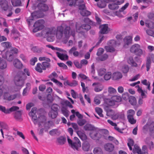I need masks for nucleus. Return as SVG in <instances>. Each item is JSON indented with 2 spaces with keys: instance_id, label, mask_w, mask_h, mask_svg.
<instances>
[{
  "instance_id": "nucleus-1",
  "label": "nucleus",
  "mask_w": 154,
  "mask_h": 154,
  "mask_svg": "<svg viewBox=\"0 0 154 154\" xmlns=\"http://www.w3.org/2000/svg\"><path fill=\"white\" fill-rule=\"evenodd\" d=\"M75 32L74 30L70 29L69 26H66L63 32V28L62 26H59L57 27V31L55 29H50L48 31L46 32V36L47 40L49 42H53L54 37L56 33L57 38L59 39H61L64 35L65 37L68 38L71 35L74 37Z\"/></svg>"
},
{
  "instance_id": "nucleus-2",
  "label": "nucleus",
  "mask_w": 154,
  "mask_h": 154,
  "mask_svg": "<svg viewBox=\"0 0 154 154\" xmlns=\"http://www.w3.org/2000/svg\"><path fill=\"white\" fill-rule=\"evenodd\" d=\"M48 9V8L46 5L42 3H39L35 9V10H38L32 13L31 17H30L26 20L29 26H30L33 23V21L35 19L42 17L43 15L42 12L47 11Z\"/></svg>"
},
{
  "instance_id": "nucleus-3",
  "label": "nucleus",
  "mask_w": 154,
  "mask_h": 154,
  "mask_svg": "<svg viewBox=\"0 0 154 154\" xmlns=\"http://www.w3.org/2000/svg\"><path fill=\"white\" fill-rule=\"evenodd\" d=\"M39 110H37L35 107L32 108L29 115L32 118V121L35 125L38 124L39 127H40L41 124L45 123L46 120V117L43 115H40L37 118L36 114H38Z\"/></svg>"
},
{
  "instance_id": "nucleus-4",
  "label": "nucleus",
  "mask_w": 154,
  "mask_h": 154,
  "mask_svg": "<svg viewBox=\"0 0 154 154\" xmlns=\"http://www.w3.org/2000/svg\"><path fill=\"white\" fill-rule=\"evenodd\" d=\"M24 72H20L17 74L14 79L15 85L17 86L22 87L24 83V81L26 79L25 75L29 76L30 75L29 70L28 69H24Z\"/></svg>"
},
{
  "instance_id": "nucleus-5",
  "label": "nucleus",
  "mask_w": 154,
  "mask_h": 154,
  "mask_svg": "<svg viewBox=\"0 0 154 154\" xmlns=\"http://www.w3.org/2000/svg\"><path fill=\"white\" fill-rule=\"evenodd\" d=\"M131 53L135 54L140 56L143 54V51L140 48V45L137 44H135L132 45L130 49Z\"/></svg>"
},
{
  "instance_id": "nucleus-6",
  "label": "nucleus",
  "mask_w": 154,
  "mask_h": 154,
  "mask_svg": "<svg viewBox=\"0 0 154 154\" xmlns=\"http://www.w3.org/2000/svg\"><path fill=\"white\" fill-rule=\"evenodd\" d=\"M45 21L43 20H40L36 21L34 23V28L33 32H35L38 31L42 29L44 27Z\"/></svg>"
},
{
  "instance_id": "nucleus-7",
  "label": "nucleus",
  "mask_w": 154,
  "mask_h": 154,
  "mask_svg": "<svg viewBox=\"0 0 154 154\" xmlns=\"http://www.w3.org/2000/svg\"><path fill=\"white\" fill-rule=\"evenodd\" d=\"M108 46L105 47V49L107 52H113L115 51V50L114 47L117 45V42L115 40H111L108 42Z\"/></svg>"
},
{
  "instance_id": "nucleus-8",
  "label": "nucleus",
  "mask_w": 154,
  "mask_h": 154,
  "mask_svg": "<svg viewBox=\"0 0 154 154\" xmlns=\"http://www.w3.org/2000/svg\"><path fill=\"white\" fill-rule=\"evenodd\" d=\"M2 56L3 58L6 59L8 61H12L14 59V55L11 52L9 51L6 52L3 51L1 52Z\"/></svg>"
},
{
  "instance_id": "nucleus-9",
  "label": "nucleus",
  "mask_w": 154,
  "mask_h": 154,
  "mask_svg": "<svg viewBox=\"0 0 154 154\" xmlns=\"http://www.w3.org/2000/svg\"><path fill=\"white\" fill-rule=\"evenodd\" d=\"M151 60L154 63V54H150L147 58L146 67L147 71H149L150 68L151 63Z\"/></svg>"
},
{
  "instance_id": "nucleus-10",
  "label": "nucleus",
  "mask_w": 154,
  "mask_h": 154,
  "mask_svg": "<svg viewBox=\"0 0 154 154\" xmlns=\"http://www.w3.org/2000/svg\"><path fill=\"white\" fill-rule=\"evenodd\" d=\"M122 98L121 97L118 96H114L111 98V100L109 102V105L110 106H113L116 104L117 103L121 101Z\"/></svg>"
},
{
  "instance_id": "nucleus-11",
  "label": "nucleus",
  "mask_w": 154,
  "mask_h": 154,
  "mask_svg": "<svg viewBox=\"0 0 154 154\" xmlns=\"http://www.w3.org/2000/svg\"><path fill=\"white\" fill-rule=\"evenodd\" d=\"M91 138L94 140H98L102 137L100 130L97 132L93 131L90 134Z\"/></svg>"
},
{
  "instance_id": "nucleus-12",
  "label": "nucleus",
  "mask_w": 154,
  "mask_h": 154,
  "mask_svg": "<svg viewBox=\"0 0 154 154\" xmlns=\"http://www.w3.org/2000/svg\"><path fill=\"white\" fill-rule=\"evenodd\" d=\"M71 147L73 149H78L81 146V142L79 139L76 137L74 138L73 143L71 145Z\"/></svg>"
},
{
  "instance_id": "nucleus-13",
  "label": "nucleus",
  "mask_w": 154,
  "mask_h": 154,
  "mask_svg": "<svg viewBox=\"0 0 154 154\" xmlns=\"http://www.w3.org/2000/svg\"><path fill=\"white\" fill-rule=\"evenodd\" d=\"M92 86H94V91L96 92H99L101 91L104 88V86L99 82L94 83L92 84Z\"/></svg>"
},
{
  "instance_id": "nucleus-14",
  "label": "nucleus",
  "mask_w": 154,
  "mask_h": 154,
  "mask_svg": "<svg viewBox=\"0 0 154 154\" xmlns=\"http://www.w3.org/2000/svg\"><path fill=\"white\" fill-rule=\"evenodd\" d=\"M16 97V94H10L7 92L4 93L3 96V99L8 101L13 100Z\"/></svg>"
},
{
  "instance_id": "nucleus-15",
  "label": "nucleus",
  "mask_w": 154,
  "mask_h": 154,
  "mask_svg": "<svg viewBox=\"0 0 154 154\" xmlns=\"http://www.w3.org/2000/svg\"><path fill=\"white\" fill-rule=\"evenodd\" d=\"M91 26L88 24H83L81 26H79L77 23L76 24V28L77 32H80V30L82 29H85L87 31L91 29Z\"/></svg>"
},
{
  "instance_id": "nucleus-16",
  "label": "nucleus",
  "mask_w": 154,
  "mask_h": 154,
  "mask_svg": "<svg viewBox=\"0 0 154 154\" xmlns=\"http://www.w3.org/2000/svg\"><path fill=\"white\" fill-rule=\"evenodd\" d=\"M0 5L2 10L4 11H7L10 6H9L8 2L6 0H2Z\"/></svg>"
},
{
  "instance_id": "nucleus-17",
  "label": "nucleus",
  "mask_w": 154,
  "mask_h": 154,
  "mask_svg": "<svg viewBox=\"0 0 154 154\" xmlns=\"http://www.w3.org/2000/svg\"><path fill=\"white\" fill-rule=\"evenodd\" d=\"M104 148L106 151L112 152L114 150V146L112 144L108 143L104 145Z\"/></svg>"
},
{
  "instance_id": "nucleus-18",
  "label": "nucleus",
  "mask_w": 154,
  "mask_h": 154,
  "mask_svg": "<svg viewBox=\"0 0 154 154\" xmlns=\"http://www.w3.org/2000/svg\"><path fill=\"white\" fill-rule=\"evenodd\" d=\"M100 32L101 34H105L108 32V24H105L101 25L100 26Z\"/></svg>"
},
{
  "instance_id": "nucleus-19",
  "label": "nucleus",
  "mask_w": 154,
  "mask_h": 154,
  "mask_svg": "<svg viewBox=\"0 0 154 154\" xmlns=\"http://www.w3.org/2000/svg\"><path fill=\"white\" fill-rule=\"evenodd\" d=\"M13 64L15 67L18 69L22 68L23 66L22 63L18 59H16L14 60Z\"/></svg>"
},
{
  "instance_id": "nucleus-20",
  "label": "nucleus",
  "mask_w": 154,
  "mask_h": 154,
  "mask_svg": "<svg viewBox=\"0 0 154 154\" xmlns=\"http://www.w3.org/2000/svg\"><path fill=\"white\" fill-rule=\"evenodd\" d=\"M57 57L62 60H68V57L67 54L60 53L58 52H56Z\"/></svg>"
},
{
  "instance_id": "nucleus-21",
  "label": "nucleus",
  "mask_w": 154,
  "mask_h": 154,
  "mask_svg": "<svg viewBox=\"0 0 154 154\" xmlns=\"http://www.w3.org/2000/svg\"><path fill=\"white\" fill-rule=\"evenodd\" d=\"M132 36H126L124 39V42L125 44L129 45L132 43Z\"/></svg>"
},
{
  "instance_id": "nucleus-22",
  "label": "nucleus",
  "mask_w": 154,
  "mask_h": 154,
  "mask_svg": "<svg viewBox=\"0 0 154 154\" xmlns=\"http://www.w3.org/2000/svg\"><path fill=\"white\" fill-rule=\"evenodd\" d=\"M7 67V63L5 60L0 57V69H4Z\"/></svg>"
},
{
  "instance_id": "nucleus-23",
  "label": "nucleus",
  "mask_w": 154,
  "mask_h": 154,
  "mask_svg": "<svg viewBox=\"0 0 154 154\" xmlns=\"http://www.w3.org/2000/svg\"><path fill=\"white\" fill-rule=\"evenodd\" d=\"M135 87L137 88V91L138 93L140 94V95L143 98L146 97V96L145 93V91H143L139 85L136 86Z\"/></svg>"
},
{
  "instance_id": "nucleus-24",
  "label": "nucleus",
  "mask_w": 154,
  "mask_h": 154,
  "mask_svg": "<svg viewBox=\"0 0 154 154\" xmlns=\"http://www.w3.org/2000/svg\"><path fill=\"white\" fill-rule=\"evenodd\" d=\"M122 77V73L119 72H116L113 73L112 77L114 80H116L121 79Z\"/></svg>"
},
{
  "instance_id": "nucleus-25",
  "label": "nucleus",
  "mask_w": 154,
  "mask_h": 154,
  "mask_svg": "<svg viewBox=\"0 0 154 154\" xmlns=\"http://www.w3.org/2000/svg\"><path fill=\"white\" fill-rule=\"evenodd\" d=\"M127 62L128 63L132 66L136 67L138 66L137 64L135 62L132 57H130L128 59Z\"/></svg>"
},
{
  "instance_id": "nucleus-26",
  "label": "nucleus",
  "mask_w": 154,
  "mask_h": 154,
  "mask_svg": "<svg viewBox=\"0 0 154 154\" xmlns=\"http://www.w3.org/2000/svg\"><path fill=\"white\" fill-rule=\"evenodd\" d=\"M57 141L60 145L64 144L66 141V138L63 136H60L57 138Z\"/></svg>"
},
{
  "instance_id": "nucleus-27",
  "label": "nucleus",
  "mask_w": 154,
  "mask_h": 154,
  "mask_svg": "<svg viewBox=\"0 0 154 154\" xmlns=\"http://www.w3.org/2000/svg\"><path fill=\"white\" fill-rule=\"evenodd\" d=\"M1 45L5 49H8L11 48L12 46L11 43L8 42H2L1 43Z\"/></svg>"
},
{
  "instance_id": "nucleus-28",
  "label": "nucleus",
  "mask_w": 154,
  "mask_h": 154,
  "mask_svg": "<svg viewBox=\"0 0 154 154\" xmlns=\"http://www.w3.org/2000/svg\"><path fill=\"white\" fill-rule=\"evenodd\" d=\"M58 112L57 111H54L53 110H51L49 113V116L52 119L56 118L58 115Z\"/></svg>"
},
{
  "instance_id": "nucleus-29",
  "label": "nucleus",
  "mask_w": 154,
  "mask_h": 154,
  "mask_svg": "<svg viewBox=\"0 0 154 154\" xmlns=\"http://www.w3.org/2000/svg\"><path fill=\"white\" fill-rule=\"evenodd\" d=\"M43 67L42 66V64L40 63H38L35 67V70L37 72L41 73L42 72Z\"/></svg>"
},
{
  "instance_id": "nucleus-30",
  "label": "nucleus",
  "mask_w": 154,
  "mask_h": 154,
  "mask_svg": "<svg viewBox=\"0 0 154 154\" xmlns=\"http://www.w3.org/2000/svg\"><path fill=\"white\" fill-rule=\"evenodd\" d=\"M11 2L14 7L21 6V2L20 0H11Z\"/></svg>"
},
{
  "instance_id": "nucleus-31",
  "label": "nucleus",
  "mask_w": 154,
  "mask_h": 154,
  "mask_svg": "<svg viewBox=\"0 0 154 154\" xmlns=\"http://www.w3.org/2000/svg\"><path fill=\"white\" fill-rule=\"evenodd\" d=\"M134 153H137L138 154H142L141 150L139 146L135 145L133 150Z\"/></svg>"
},
{
  "instance_id": "nucleus-32",
  "label": "nucleus",
  "mask_w": 154,
  "mask_h": 154,
  "mask_svg": "<svg viewBox=\"0 0 154 154\" xmlns=\"http://www.w3.org/2000/svg\"><path fill=\"white\" fill-rule=\"evenodd\" d=\"M84 128L85 130L93 131L94 130L95 127L92 125L88 124L84 126Z\"/></svg>"
},
{
  "instance_id": "nucleus-33",
  "label": "nucleus",
  "mask_w": 154,
  "mask_h": 154,
  "mask_svg": "<svg viewBox=\"0 0 154 154\" xmlns=\"http://www.w3.org/2000/svg\"><path fill=\"white\" fill-rule=\"evenodd\" d=\"M108 7L109 9L110 10H114L117 9L119 8V6L117 3H112L109 4L108 5Z\"/></svg>"
},
{
  "instance_id": "nucleus-34",
  "label": "nucleus",
  "mask_w": 154,
  "mask_h": 154,
  "mask_svg": "<svg viewBox=\"0 0 154 154\" xmlns=\"http://www.w3.org/2000/svg\"><path fill=\"white\" fill-rule=\"evenodd\" d=\"M50 62L44 61L42 63V66L43 67V70H45L47 68L50 67L51 66Z\"/></svg>"
},
{
  "instance_id": "nucleus-35",
  "label": "nucleus",
  "mask_w": 154,
  "mask_h": 154,
  "mask_svg": "<svg viewBox=\"0 0 154 154\" xmlns=\"http://www.w3.org/2000/svg\"><path fill=\"white\" fill-rule=\"evenodd\" d=\"M66 84L71 87H75L77 86L78 84V81L74 80L71 82L67 81L66 82Z\"/></svg>"
},
{
  "instance_id": "nucleus-36",
  "label": "nucleus",
  "mask_w": 154,
  "mask_h": 154,
  "mask_svg": "<svg viewBox=\"0 0 154 154\" xmlns=\"http://www.w3.org/2000/svg\"><path fill=\"white\" fill-rule=\"evenodd\" d=\"M145 24L146 26L149 28L153 29L154 28V23L149 20H146Z\"/></svg>"
},
{
  "instance_id": "nucleus-37",
  "label": "nucleus",
  "mask_w": 154,
  "mask_h": 154,
  "mask_svg": "<svg viewBox=\"0 0 154 154\" xmlns=\"http://www.w3.org/2000/svg\"><path fill=\"white\" fill-rule=\"evenodd\" d=\"M93 153L94 154H103V152L101 149L99 147L95 148L93 150Z\"/></svg>"
},
{
  "instance_id": "nucleus-38",
  "label": "nucleus",
  "mask_w": 154,
  "mask_h": 154,
  "mask_svg": "<svg viewBox=\"0 0 154 154\" xmlns=\"http://www.w3.org/2000/svg\"><path fill=\"white\" fill-rule=\"evenodd\" d=\"M61 111L62 113L66 117H68L69 116V111L66 108L63 107H62L61 108Z\"/></svg>"
},
{
  "instance_id": "nucleus-39",
  "label": "nucleus",
  "mask_w": 154,
  "mask_h": 154,
  "mask_svg": "<svg viewBox=\"0 0 154 154\" xmlns=\"http://www.w3.org/2000/svg\"><path fill=\"white\" fill-rule=\"evenodd\" d=\"M81 14L83 16H88L91 14V12L86 10L81 11L80 12Z\"/></svg>"
},
{
  "instance_id": "nucleus-40",
  "label": "nucleus",
  "mask_w": 154,
  "mask_h": 154,
  "mask_svg": "<svg viewBox=\"0 0 154 154\" xmlns=\"http://www.w3.org/2000/svg\"><path fill=\"white\" fill-rule=\"evenodd\" d=\"M90 146V145L88 143H85L82 144V149L84 151H88L89 150Z\"/></svg>"
},
{
  "instance_id": "nucleus-41",
  "label": "nucleus",
  "mask_w": 154,
  "mask_h": 154,
  "mask_svg": "<svg viewBox=\"0 0 154 154\" xmlns=\"http://www.w3.org/2000/svg\"><path fill=\"white\" fill-rule=\"evenodd\" d=\"M127 119L129 122L131 124H134L136 122V120L134 118V116H129Z\"/></svg>"
},
{
  "instance_id": "nucleus-42",
  "label": "nucleus",
  "mask_w": 154,
  "mask_h": 154,
  "mask_svg": "<svg viewBox=\"0 0 154 154\" xmlns=\"http://www.w3.org/2000/svg\"><path fill=\"white\" fill-rule=\"evenodd\" d=\"M0 127L1 128V129H2L3 130H4V131H6L8 129V125L2 122H0Z\"/></svg>"
},
{
  "instance_id": "nucleus-43",
  "label": "nucleus",
  "mask_w": 154,
  "mask_h": 154,
  "mask_svg": "<svg viewBox=\"0 0 154 154\" xmlns=\"http://www.w3.org/2000/svg\"><path fill=\"white\" fill-rule=\"evenodd\" d=\"M95 109L96 112L100 117H103V115L102 114L103 110L101 108L99 107H96Z\"/></svg>"
},
{
  "instance_id": "nucleus-44",
  "label": "nucleus",
  "mask_w": 154,
  "mask_h": 154,
  "mask_svg": "<svg viewBox=\"0 0 154 154\" xmlns=\"http://www.w3.org/2000/svg\"><path fill=\"white\" fill-rule=\"evenodd\" d=\"M129 102L132 105H134L136 104V101L135 98L133 96H131L129 98Z\"/></svg>"
},
{
  "instance_id": "nucleus-45",
  "label": "nucleus",
  "mask_w": 154,
  "mask_h": 154,
  "mask_svg": "<svg viewBox=\"0 0 154 154\" xmlns=\"http://www.w3.org/2000/svg\"><path fill=\"white\" fill-rule=\"evenodd\" d=\"M77 134L79 137L82 140H85L86 139V137L85 134L82 133L81 131H78Z\"/></svg>"
},
{
  "instance_id": "nucleus-46",
  "label": "nucleus",
  "mask_w": 154,
  "mask_h": 154,
  "mask_svg": "<svg viewBox=\"0 0 154 154\" xmlns=\"http://www.w3.org/2000/svg\"><path fill=\"white\" fill-rule=\"evenodd\" d=\"M106 70L104 68H101L98 70V75L100 76H102L106 73Z\"/></svg>"
},
{
  "instance_id": "nucleus-47",
  "label": "nucleus",
  "mask_w": 154,
  "mask_h": 154,
  "mask_svg": "<svg viewBox=\"0 0 154 154\" xmlns=\"http://www.w3.org/2000/svg\"><path fill=\"white\" fill-rule=\"evenodd\" d=\"M134 144V141L131 139H129L128 140V145L131 150H132V148L131 146Z\"/></svg>"
},
{
  "instance_id": "nucleus-48",
  "label": "nucleus",
  "mask_w": 154,
  "mask_h": 154,
  "mask_svg": "<svg viewBox=\"0 0 154 154\" xmlns=\"http://www.w3.org/2000/svg\"><path fill=\"white\" fill-rule=\"evenodd\" d=\"M135 114V111L133 109H129L127 111V117H128L129 116H134Z\"/></svg>"
},
{
  "instance_id": "nucleus-49",
  "label": "nucleus",
  "mask_w": 154,
  "mask_h": 154,
  "mask_svg": "<svg viewBox=\"0 0 154 154\" xmlns=\"http://www.w3.org/2000/svg\"><path fill=\"white\" fill-rule=\"evenodd\" d=\"M99 130L101 134L102 135V136H103L104 137H105V135H108L109 131L106 129H103Z\"/></svg>"
},
{
  "instance_id": "nucleus-50",
  "label": "nucleus",
  "mask_w": 154,
  "mask_h": 154,
  "mask_svg": "<svg viewBox=\"0 0 154 154\" xmlns=\"http://www.w3.org/2000/svg\"><path fill=\"white\" fill-rule=\"evenodd\" d=\"M69 103V101L65 100H62L60 102L61 104L63 106H67Z\"/></svg>"
},
{
  "instance_id": "nucleus-51",
  "label": "nucleus",
  "mask_w": 154,
  "mask_h": 154,
  "mask_svg": "<svg viewBox=\"0 0 154 154\" xmlns=\"http://www.w3.org/2000/svg\"><path fill=\"white\" fill-rule=\"evenodd\" d=\"M51 80L54 82L58 86H59L61 87H63L62 84L54 78H52L51 79Z\"/></svg>"
},
{
  "instance_id": "nucleus-52",
  "label": "nucleus",
  "mask_w": 154,
  "mask_h": 154,
  "mask_svg": "<svg viewBox=\"0 0 154 154\" xmlns=\"http://www.w3.org/2000/svg\"><path fill=\"white\" fill-rule=\"evenodd\" d=\"M108 91L110 94H114L116 93V91L114 88L109 87L108 88Z\"/></svg>"
},
{
  "instance_id": "nucleus-53",
  "label": "nucleus",
  "mask_w": 154,
  "mask_h": 154,
  "mask_svg": "<svg viewBox=\"0 0 154 154\" xmlns=\"http://www.w3.org/2000/svg\"><path fill=\"white\" fill-rule=\"evenodd\" d=\"M9 51L11 52L14 55L17 54L18 52V49L14 47L12 48Z\"/></svg>"
},
{
  "instance_id": "nucleus-54",
  "label": "nucleus",
  "mask_w": 154,
  "mask_h": 154,
  "mask_svg": "<svg viewBox=\"0 0 154 154\" xmlns=\"http://www.w3.org/2000/svg\"><path fill=\"white\" fill-rule=\"evenodd\" d=\"M111 76V72H108L104 75V79L106 80H108L110 79Z\"/></svg>"
},
{
  "instance_id": "nucleus-55",
  "label": "nucleus",
  "mask_w": 154,
  "mask_h": 154,
  "mask_svg": "<svg viewBox=\"0 0 154 154\" xmlns=\"http://www.w3.org/2000/svg\"><path fill=\"white\" fill-rule=\"evenodd\" d=\"M19 107L17 106H13L11 108L8 109L9 113H10L11 112H12L15 111H16L19 109Z\"/></svg>"
},
{
  "instance_id": "nucleus-56",
  "label": "nucleus",
  "mask_w": 154,
  "mask_h": 154,
  "mask_svg": "<svg viewBox=\"0 0 154 154\" xmlns=\"http://www.w3.org/2000/svg\"><path fill=\"white\" fill-rule=\"evenodd\" d=\"M129 68L127 65H125L123 66L122 69V71L124 73H127L129 70Z\"/></svg>"
},
{
  "instance_id": "nucleus-57",
  "label": "nucleus",
  "mask_w": 154,
  "mask_h": 154,
  "mask_svg": "<svg viewBox=\"0 0 154 154\" xmlns=\"http://www.w3.org/2000/svg\"><path fill=\"white\" fill-rule=\"evenodd\" d=\"M117 116V119L119 118L121 119H124L125 118V115L124 112H122L116 115Z\"/></svg>"
},
{
  "instance_id": "nucleus-58",
  "label": "nucleus",
  "mask_w": 154,
  "mask_h": 154,
  "mask_svg": "<svg viewBox=\"0 0 154 154\" xmlns=\"http://www.w3.org/2000/svg\"><path fill=\"white\" fill-rule=\"evenodd\" d=\"M58 133L57 129H53L50 131L49 132V134L51 136H54L57 134Z\"/></svg>"
},
{
  "instance_id": "nucleus-59",
  "label": "nucleus",
  "mask_w": 154,
  "mask_h": 154,
  "mask_svg": "<svg viewBox=\"0 0 154 154\" xmlns=\"http://www.w3.org/2000/svg\"><path fill=\"white\" fill-rule=\"evenodd\" d=\"M38 60L40 61H46L48 62L51 61V60L49 58L45 57H40L39 58Z\"/></svg>"
},
{
  "instance_id": "nucleus-60",
  "label": "nucleus",
  "mask_w": 154,
  "mask_h": 154,
  "mask_svg": "<svg viewBox=\"0 0 154 154\" xmlns=\"http://www.w3.org/2000/svg\"><path fill=\"white\" fill-rule=\"evenodd\" d=\"M37 61V58L36 57L32 58L30 60V63L32 65H34L35 62Z\"/></svg>"
},
{
  "instance_id": "nucleus-61",
  "label": "nucleus",
  "mask_w": 154,
  "mask_h": 154,
  "mask_svg": "<svg viewBox=\"0 0 154 154\" xmlns=\"http://www.w3.org/2000/svg\"><path fill=\"white\" fill-rule=\"evenodd\" d=\"M0 110L6 114H8V109H6L5 107L0 105Z\"/></svg>"
},
{
  "instance_id": "nucleus-62",
  "label": "nucleus",
  "mask_w": 154,
  "mask_h": 154,
  "mask_svg": "<svg viewBox=\"0 0 154 154\" xmlns=\"http://www.w3.org/2000/svg\"><path fill=\"white\" fill-rule=\"evenodd\" d=\"M149 129L150 132L154 131V122L149 123Z\"/></svg>"
},
{
  "instance_id": "nucleus-63",
  "label": "nucleus",
  "mask_w": 154,
  "mask_h": 154,
  "mask_svg": "<svg viewBox=\"0 0 154 154\" xmlns=\"http://www.w3.org/2000/svg\"><path fill=\"white\" fill-rule=\"evenodd\" d=\"M58 106L56 104H54L52 105L51 107V110L54 111H57L58 112Z\"/></svg>"
},
{
  "instance_id": "nucleus-64",
  "label": "nucleus",
  "mask_w": 154,
  "mask_h": 154,
  "mask_svg": "<svg viewBox=\"0 0 154 154\" xmlns=\"http://www.w3.org/2000/svg\"><path fill=\"white\" fill-rule=\"evenodd\" d=\"M129 5V3H127L125 4V5H124L123 6H122L120 9L119 11L121 12L125 10L126 8L128 7Z\"/></svg>"
}]
</instances>
